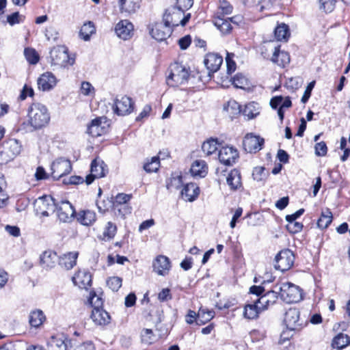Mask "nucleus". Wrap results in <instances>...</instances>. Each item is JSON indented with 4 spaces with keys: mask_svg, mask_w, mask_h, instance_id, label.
<instances>
[{
    "mask_svg": "<svg viewBox=\"0 0 350 350\" xmlns=\"http://www.w3.org/2000/svg\"><path fill=\"white\" fill-rule=\"evenodd\" d=\"M29 124L34 129L46 126L50 121V114L46 107L41 103H33L28 110Z\"/></svg>",
    "mask_w": 350,
    "mask_h": 350,
    "instance_id": "obj_1",
    "label": "nucleus"
},
{
    "mask_svg": "<svg viewBox=\"0 0 350 350\" xmlns=\"http://www.w3.org/2000/svg\"><path fill=\"white\" fill-rule=\"evenodd\" d=\"M275 288L280 291L281 299L286 303H297L302 299L301 288L291 282H283L275 285Z\"/></svg>",
    "mask_w": 350,
    "mask_h": 350,
    "instance_id": "obj_2",
    "label": "nucleus"
},
{
    "mask_svg": "<svg viewBox=\"0 0 350 350\" xmlns=\"http://www.w3.org/2000/svg\"><path fill=\"white\" fill-rule=\"evenodd\" d=\"M51 64L61 68L72 66L75 62L74 55H70L66 46H57L50 51Z\"/></svg>",
    "mask_w": 350,
    "mask_h": 350,
    "instance_id": "obj_3",
    "label": "nucleus"
},
{
    "mask_svg": "<svg viewBox=\"0 0 350 350\" xmlns=\"http://www.w3.org/2000/svg\"><path fill=\"white\" fill-rule=\"evenodd\" d=\"M190 18V14L185 16V10L177 6L172 7L166 10L163 14V22L172 29L179 25L185 26Z\"/></svg>",
    "mask_w": 350,
    "mask_h": 350,
    "instance_id": "obj_4",
    "label": "nucleus"
},
{
    "mask_svg": "<svg viewBox=\"0 0 350 350\" xmlns=\"http://www.w3.org/2000/svg\"><path fill=\"white\" fill-rule=\"evenodd\" d=\"M267 52L272 53L271 57V62L277 64L280 66L284 67L290 62V56L288 53L280 51V46H275L272 42H267L262 47L261 53L265 58H269V54Z\"/></svg>",
    "mask_w": 350,
    "mask_h": 350,
    "instance_id": "obj_5",
    "label": "nucleus"
},
{
    "mask_svg": "<svg viewBox=\"0 0 350 350\" xmlns=\"http://www.w3.org/2000/svg\"><path fill=\"white\" fill-rule=\"evenodd\" d=\"M21 150L18 140L10 139L0 145V164H5L17 156Z\"/></svg>",
    "mask_w": 350,
    "mask_h": 350,
    "instance_id": "obj_6",
    "label": "nucleus"
},
{
    "mask_svg": "<svg viewBox=\"0 0 350 350\" xmlns=\"http://www.w3.org/2000/svg\"><path fill=\"white\" fill-rule=\"evenodd\" d=\"M189 76V70L185 66L179 63H174L171 66V72L167 81L170 85H178L187 81Z\"/></svg>",
    "mask_w": 350,
    "mask_h": 350,
    "instance_id": "obj_7",
    "label": "nucleus"
},
{
    "mask_svg": "<svg viewBox=\"0 0 350 350\" xmlns=\"http://www.w3.org/2000/svg\"><path fill=\"white\" fill-rule=\"evenodd\" d=\"M295 256L290 250L280 251L275 258L274 267L282 272L288 270L293 265Z\"/></svg>",
    "mask_w": 350,
    "mask_h": 350,
    "instance_id": "obj_8",
    "label": "nucleus"
},
{
    "mask_svg": "<svg viewBox=\"0 0 350 350\" xmlns=\"http://www.w3.org/2000/svg\"><path fill=\"white\" fill-rule=\"evenodd\" d=\"M51 169L53 178L58 180L70 172L72 165L69 160L59 158L52 163Z\"/></svg>",
    "mask_w": 350,
    "mask_h": 350,
    "instance_id": "obj_9",
    "label": "nucleus"
},
{
    "mask_svg": "<svg viewBox=\"0 0 350 350\" xmlns=\"http://www.w3.org/2000/svg\"><path fill=\"white\" fill-rule=\"evenodd\" d=\"M113 109L116 114L118 116H125L132 112L133 109V103L131 98L123 96L117 97L113 104Z\"/></svg>",
    "mask_w": 350,
    "mask_h": 350,
    "instance_id": "obj_10",
    "label": "nucleus"
},
{
    "mask_svg": "<svg viewBox=\"0 0 350 350\" xmlns=\"http://www.w3.org/2000/svg\"><path fill=\"white\" fill-rule=\"evenodd\" d=\"M37 211L43 216H49L57 210L58 204L51 196H44L36 200Z\"/></svg>",
    "mask_w": 350,
    "mask_h": 350,
    "instance_id": "obj_11",
    "label": "nucleus"
},
{
    "mask_svg": "<svg viewBox=\"0 0 350 350\" xmlns=\"http://www.w3.org/2000/svg\"><path fill=\"white\" fill-rule=\"evenodd\" d=\"M106 167V165L102 160L98 159H95L93 160L90 167L91 173L85 178L86 184L90 185L93 183L95 178L105 176L106 172H107Z\"/></svg>",
    "mask_w": 350,
    "mask_h": 350,
    "instance_id": "obj_12",
    "label": "nucleus"
},
{
    "mask_svg": "<svg viewBox=\"0 0 350 350\" xmlns=\"http://www.w3.org/2000/svg\"><path fill=\"white\" fill-rule=\"evenodd\" d=\"M300 312L295 308H290L284 314V322L286 327L291 330H296L301 328L302 323L300 321Z\"/></svg>",
    "mask_w": 350,
    "mask_h": 350,
    "instance_id": "obj_13",
    "label": "nucleus"
},
{
    "mask_svg": "<svg viewBox=\"0 0 350 350\" xmlns=\"http://www.w3.org/2000/svg\"><path fill=\"white\" fill-rule=\"evenodd\" d=\"M219 161L226 165H232L239 157L237 149L232 146L222 147L218 154Z\"/></svg>",
    "mask_w": 350,
    "mask_h": 350,
    "instance_id": "obj_14",
    "label": "nucleus"
},
{
    "mask_svg": "<svg viewBox=\"0 0 350 350\" xmlns=\"http://www.w3.org/2000/svg\"><path fill=\"white\" fill-rule=\"evenodd\" d=\"M264 139L258 136L247 134L243 139V146L247 152H256L261 150Z\"/></svg>",
    "mask_w": 350,
    "mask_h": 350,
    "instance_id": "obj_15",
    "label": "nucleus"
},
{
    "mask_svg": "<svg viewBox=\"0 0 350 350\" xmlns=\"http://www.w3.org/2000/svg\"><path fill=\"white\" fill-rule=\"evenodd\" d=\"M57 215L62 222H69L73 218L75 211L72 205L68 201H62L58 204Z\"/></svg>",
    "mask_w": 350,
    "mask_h": 350,
    "instance_id": "obj_16",
    "label": "nucleus"
},
{
    "mask_svg": "<svg viewBox=\"0 0 350 350\" xmlns=\"http://www.w3.org/2000/svg\"><path fill=\"white\" fill-rule=\"evenodd\" d=\"M58 262V256L53 250H46L40 256V265L45 270L53 269Z\"/></svg>",
    "mask_w": 350,
    "mask_h": 350,
    "instance_id": "obj_17",
    "label": "nucleus"
},
{
    "mask_svg": "<svg viewBox=\"0 0 350 350\" xmlns=\"http://www.w3.org/2000/svg\"><path fill=\"white\" fill-rule=\"evenodd\" d=\"M172 33V28L165 23H155L150 29L152 37L158 40L163 41L168 38Z\"/></svg>",
    "mask_w": 350,
    "mask_h": 350,
    "instance_id": "obj_18",
    "label": "nucleus"
},
{
    "mask_svg": "<svg viewBox=\"0 0 350 350\" xmlns=\"http://www.w3.org/2000/svg\"><path fill=\"white\" fill-rule=\"evenodd\" d=\"M115 31L119 38L126 40L132 37L133 25L128 20H122L116 24Z\"/></svg>",
    "mask_w": 350,
    "mask_h": 350,
    "instance_id": "obj_19",
    "label": "nucleus"
},
{
    "mask_svg": "<svg viewBox=\"0 0 350 350\" xmlns=\"http://www.w3.org/2000/svg\"><path fill=\"white\" fill-rule=\"evenodd\" d=\"M103 124H106V118L99 117L94 119L88 127V133L92 137L102 135L106 131V126Z\"/></svg>",
    "mask_w": 350,
    "mask_h": 350,
    "instance_id": "obj_20",
    "label": "nucleus"
},
{
    "mask_svg": "<svg viewBox=\"0 0 350 350\" xmlns=\"http://www.w3.org/2000/svg\"><path fill=\"white\" fill-rule=\"evenodd\" d=\"M56 78L51 72L43 73L37 80L38 88L42 91H49L56 85Z\"/></svg>",
    "mask_w": 350,
    "mask_h": 350,
    "instance_id": "obj_21",
    "label": "nucleus"
},
{
    "mask_svg": "<svg viewBox=\"0 0 350 350\" xmlns=\"http://www.w3.org/2000/svg\"><path fill=\"white\" fill-rule=\"evenodd\" d=\"M170 268V259L165 256H159L153 262L154 271L159 275H167Z\"/></svg>",
    "mask_w": 350,
    "mask_h": 350,
    "instance_id": "obj_22",
    "label": "nucleus"
},
{
    "mask_svg": "<svg viewBox=\"0 0 350 350\" xmlns=\"http://www.w3.org/2000/svg\"><path fill=\"white\" fill-rule=\"evenodd\" d=\"M90 318L95 325L100 326L106 325L111 321L110 315L103 308L92 309Z\"/></svg>",
    "mask_w": 350,
    "mask_h": 350,
    "instance_id": "obj_23",
    "label": "nucleus"
},
{
    "mask_svg": "<svg viewBox=\"0 0 350 350\" xmlns=\"http://www.w3.org/2000/svg\"><path fill=\"white\" fill-rule=\"evenodd\" d=\"M72 280L74 284L79 286V288L87 289L91 286L92 276L87 271H79L72 277Z\"/></svg>",
    "mask_w": 350,
    "mask_h": 350,
    "instance_id": "obj_24",
    "label": "nucleus"
},
{
    "mask_svg": "<svg viewBox=\"0 0 350 350\" xmlns=\"http://www.w3.org/2000/svg\"><path fill=\"white\" fill-rule=\"evenodd\" d=\"M79 253L77 252H70L58 257L59 265L66 270L71 269L76 265Z\"/></svg>",
    "mask_w": 350,
    "mask_h": 350,
    "instance_id": "obj_25",
    "label": "nucleus"
},
{
    "mask_svg": "<svg viewBox=\"0 0 350 350\" xmlns=\"http://www.w3.org/2000/svg\"><path fill=\"white\" fill-rule=\"evenodd\" d=\"M280 291L274 287V290L269 291L258 299V304L262 306V310L267 309L270 306L273 305L278 299Z\"/></svg>",
    "mask_w": 350,
    "mask_h": 350,
    "instance_id": "obj_26",
    "label": "nucleus"
},
{
    "mask_svg": "<svg viewBox=\"0 0 350 350\" xmlns=\"http://www.w3.org/2000/svg\"><path fill=\"white\" fill-rule=\"evenodd\" d=\"M222 62V57L217 53H208L204 59V64L206 68L213 72L219 70Z\"/></svg>",
    "mask_w": 350,
    "mask_h": 350,
    "instance_id": "obj_27",
    "label": "nucleus"
},
{
    "mask_svg": "<svg viewBox=\"0 0 350 350\" xmlns=\"http://www.w3.org/2000/svg\"><path fill=\"white\" fill-rule=\"evenodd\" d=\"M226 183L232 191H237L242 187L241 176L237 169L232 170L226 177Z\"/></svg>",
    "mask_w": 350,
    "mask_h": 350,
    "instance_id": "obj_28",
    "label": "nucleus"
},
{
    "mask_svg": "<svg viewBox=\"0 0 350 350\" xmlns=\"http://www.w3.org/2000/svg\"><path fill=\"white\" fill-rule=\"evenodd\" d=\"M118 6L121 13L131 15L139 8V3L135 0H118Z\"/></svg>",
    "mask_w": 350,
    "mask_h": 350,
    "instance_id": "obj_29",
    "label": "nucleus"
},
{
    "mask_svg": "<svg viewBox=\"0 0 350 350\" xmlns=\"http://www.w3.org/2000/svg\"><path fill=\"white\" fill-rule=\"evenodd\" d=\"M200 193V189L195 183L187 184L181 191L182 198L188 202L194 201Z\"/></svg>",
    "mask_w": 350,
    "mask_h": 350,
    "instance_id": "obj_30",
    "label": "nucleus"
},
{
    "mask_svg": "<svg viewBox=\"0 0 350 350\" xmlns=\"http://www.w3.org/2000/svg\"><path fill=\"white\" fill-rule=\"evenodd\" d=\"M263 310L262 306L258 304L257 300L253 304H247L245 306L243 315L246 319H254L257 318L258 314Z\"/></svg>",
    "mask_w": 350,
    "mask_h": 350,
    "instance_id": "obj_31",
    "label": "nucleus"
},
{
    "mask_svg": "<svg viewBox=\"0 0 350 350\" xmlns=\"http://www.w3.org/2000/svg\"><path fill=\"white\" fill-rule=\"evenodd\" d=\"M207 165L203 160H196L191 165L190 172L193 176L204 177L207 174Z\"/></svg>",
    "mask_w": 350,
    "mask_h": 350,
    "instance_id": "obj_32",
    "label": "nucleus"
},
{
    "mask_svg": "<svg viewBox=\"0 0 350 350\" xmlns=\"http://www.w3.org/2000/svg\"><path fill=\"white\" fill-rule=\"evenodd\" d=\"M96 219V213L93 211H81L77 215V220L83 226H90L95 222Z\"/></svg>",
    "mask_w": 350,
    "mask_h": 350,
    "instance_id": "obj_33",
    "label": "nucleus"
},
{
    "mask_svg": "<svg viewBox=\"0 0 350 350\" xmlns=\"http://www.w3.org/2000/svg\"><path fill=\"white\" fill-rule=\"evenodd\" d=\"M46 317L41 310L37 309L30 312L29 322L31 327L38 328L42 325Z\"/></svg>",
    "mask_w": 350,
    "mask_h": 350,
    "instance_id": "obj_34",
    "label": "nucleus"
},
{
    "mask_svg": "<svg viewBox=\"0 0 350 350\" xmlns=\"http://www.w3.org/2000/svg\"><path fill=\"white\" fill-rule=\"evenodd\" d=\"M96 27L92 21L85 23L79 31V37L85 41H88L92 34L95 33Z\"/></svg>",
    "mask_w": 350,
    "mask_h": 350,
    "instance_id": "obj_35",
    "label": "nucleus"
},
{
    "mask_svg": "<svg viewBox=\"0 0 350 350\" xmlns=\"http://www.w3.org/2000/svg\"><path fill=\"white\" fill-rule=\"evenodd\" d=\"M290 34L288 26L285 23H280L275 28L274 35L278 41H287Z\"/></svg>",
    "mask_w": 350,
    "mask_h": 350,
    "instance_id": "obj_36",
    "label": "nucleus"
},
{
    "mask_svg": "<svg viewBox=\"0 0 350 350\" xmlns=\"http://www.w3.org/2000/svg\"><path fill=\"white\" fill-rule=\"evenodd\" d=\"M49 344L55 350H66L67 348L66 337L63 334L52 336Z\"/></svg>",
    "mask_w": 350,
    "mask_h": 350,
    "instance_id": "obj_37",
    "label": "nucleus"
},
{
    "mask_svg": "<svg viewBox=\"0 0 350 350\" xmlns=\"http://www.w3.org/2000/svg\"><path fill=\"white\" fill-rule=\"evenodd\" d=\"M243 113L248 119H252L260 113L259 105L255 102H251L245 105Z\"/></svg>",
    "mask_w": 350,
    "mask_h": 350,
    "instance_id": "obj_38",
    "label": "nucleus"
},
{
    "mask_svg": "<svg viewBox=\"0 0 350 350\" xmlns=\"http://www.w3.org/2000/svg\"><path fill=\"white\" fill-rule=\"evenodd\" d=\"M218 144L217 139L211 138L202 144V150L206 155L209 156L216 152Z\"/></svg>",
    "mask_w": 350,
    "mask_h": 350,
    "instance_id": "obj_39",
    "label": "nucleus"
},
{
    "mask_svg": "<svg viewBox=\"0 0 350 350\" xmlns=\"http://www.w3.org/2000/svg\"><path fill=\"white\" fill-rule=\"evenodd\" d=\"M332 221V213L329 209L322 211L320 218L318 219L317 226L321 229L327 228Z\"/></svg>",
    "mask_w": 350,
    "mask_h": 350,
    "instance_id": "obj_40",
    "label": "nucleus"
},
{
    "mask_svg": "<svg viewBox=\"0 0 350 350\" xmlns=\"http://www.w3.org/2000/svg\"><path fill=\"white\" fill-rule=\"evenodd\" d=\"M349 338L344 334H338L334 339L332 345L337 349H342L349 344Z\"/></svg>",
    "mask_w": 350,
    "mask_h": 350,
    "instance_id": "obj_41",
    "label": "nucleus"
},
{
    "mask_svg": "<svg viewBox=\"0 0 350 350\" xmlns=\"http://www.w3.org/2000/svg\"><path fill=\"white\" fill-rule=\"evenodd\" d=\"M160 166V161L158 157H153L150 159H147L144 163L143 168L148 172H156Z\"/></svg>",
    "mask_w": 350,
    "mask_h": 350,
    "instance_id": "obj_42",
    "label": "nucleus"
},
{
    "mask_svg": "<svg viewBox=\"0 0 350 350\" xmlns=\"http://www.w3.org/2000/svg\"><path fill=\"white\" fill-rule=\"evenodd\" d=\"M116 232V225L111 221H108L103 229V239L104 241H109L115 237Z\"/></svg>",
    "mask_w": 350,
    "mask_h": 350,
    "instance_id": "obj_43",
    "label": "nucleus"
},
{
    "mask_svg": "<svg viewBox=\"0 0 350 350\" xmlns=\"http://www.w3.org/2000/svg\"><path fill=\"white\" fill-rule=\"evenodd\" d=\"M215 25L217 26L223 33H228L232 29L230 22L227 19H224L223 17H220V16L217 17L215 21Z\"/></svg>",
    "mask_w": 350,
    "mask_h": 350,
    "instance_id": "obj_44",
    "label": "nucleus"
},
{
    "mask_svg": "<svg viewBox=\"0 0 350 350\" xmlns=\"http://www.w3.org/2000/svg\"><path fill=\"white\" fill-rule=\"evenodd\" d=\"M214 317L213 310L205 311L200 308L198 312L197 324L202 325L211 320Z\"/></svg>",
    "mask_w": 350,
    "mask_h": 350,
    "instance_id": "obj_45",
    "label": "nucleus"
},
{
    "mask_svg": "<svg viewBox=\"0 0 350 350\" xmlns=\"http://www.w3.org/2000/svg\"><path fill=\"white\" fill-rule=\"evenodd\" d=\"M231 81L236 88L245 89L249 85L247 79L241 73L237 74Z\"/></svg>",
    "mask_w": 350,
    "mask_h": 350,
    "instance_id": "obj_46",
    "label": "nucleus"
},
{
    "mask_svg": "<svg viewBox=\"0 0 350 350\" xmlns=\"http://www.w3.org/2000/svg\"><path fill=\"white\" fill-rule=\"evenodd\" d=\"M232 6L228 1L226 0L220 1L218 7V12H217V17L219 16H220V17H224L225 15L230 14L232 12Z\"/></svg>",
    "mask_w": 350,
    "mask_h": 350,
    "instance_id": "obj_47",
    "label": "nucleus"
},
{
    "mask_svg": "<svg viewBox=\"0 0 350 350\" xmlns=\"http://www.w3.org/2000/svg\"><path fill=\"white\" fill-rule=\"evenodd\" d=\"M224 109L232 116L241 113L240 105L234 100L228 101V103L224 105Z\"/></svg>",
    "mask_w": 350,
    "mask_h": 350,
    "instance_id": "obj_48",
    "label": "nucleus"
},
{
    "mask_svg": "<svg viewBox=\"0 0 350 350\" xmlns=\"http://www.w3.org/2000/svg\"><path fill=\"white\" fill-rule=\"evenodd\" d=\"M141 338L142 342L147 345H150L157 340L156 336L153 334L152 330L150 329H144L142 331Z\"/></svg>",
    "mask_w": 350,
    "mask_h": 350,
    "instance_id": "obj_49",
    "label": "nucleus"
},
{
    "mask_svg": "<svg viewBox=\"0 0 350 350\" xmlns=\"http://www.w3.org/2000/svg\"><path fill=\"white\" fill-rule=\"evenodd\" d=\"M6 183L3 175L0 173V208L3 207L8 200V196L4 191Z\"/></svg>",
    "mask_w": 350,
    "mask_h": 350,
    "instance_id": "obj_50",
    "label": "nucleus"
},
{
    "mask_svg": "<svg viewBox=\"0 0 350 350\" xmlns=\"http://www.w3.org/2000/svg\"><path fill=\"white\" fill-rule=\"evenodd\" d=\"M27 60L31 64H36L39 60V56L35 49L26 48L24 51Z\"/></svg>",
    "mask_w": 350,
    "mask_h": 350,
    "instance_id": "obj_51",
    "label": "nucleus"
},
{
    "mask_svg": "<svg viewBox=\"0 0 350 350\" xmlns=\"http://www.w3.org/2000/svg\"><path fill=\"white\" fill-rule=\"evenodd\" d=\"M91 304L92 309H99L103 308V299L97 295L94 292H91L88 299Z\"/></svg>",
    "mask_w": 350,
    "mask_h": 350,
    "instance_id": "obj_52",
    "label": "nucleus"
},
{
    "mask_svg": "<svg viewBox=\"0 0 350 350\" xmlns=\"http://www.w3.org/2000/svg\"><path fill=\"white\" fill-rule=\"evenodd\" d=\"M107 285L113 291H118L122 286V279L119 277H111L107 280Z\"/></svg>",
    "mask_w": 350,
    "mask_h": 350,
    "instance_id": "obj_53",
    "label": "nucleus"
},
{
    "mask_svg": "<svg viewBox=\"0 0 350 350\" xmlns=\"http://www.w3.org/2000/svg\"><path fill=\"white\" fill-rule=\"evenodd\" d=\"M81 92L84 96H94L95 90L90 83L88 81H83L81 85Z\"/></svg>",
    "mask_w": 350,
    "mask_h": 350,
    "instance_id": "obj_54",
    "label": "nucleus"
},
{
    "mask_svg": "<svg viewBox=\"0 0 350 350\" xmlns=\"http://www.w3.org/2000/svg\"><path fill=\"white\" fill-rule=\"evenodd\" d=\"M302 228L303 224L296 221H288V224L286 225L287 230L291 234L299 232Z\"/></svg>",
    "mask_w": 350,
    "mask_h": 350,
    "instance_id": "obj_55",
    "label": "nucleus"
},
{
    "mask_svg": "<svg viewBox=\"0 0 350 350\" xmlns=\"http://www.w3.org/2000/svg\"><path fill=\"white\" fill-rule=\"evenodd\" d=\"M23 16L21 15L18 12H16L8 16L7 21L11 26H13L23 22Z\"/></svg>",
    "mask_w": 350,
    "mask_h": 350,
    "instance_id": "obj_56",
    "label": "nucleus"
},
{
    "mask_svg": "<svg viewBox=\"0 0 350 350\" xmlns=\"http://www.w3.org/2000/svg\"><path fill=\"white\" fill-rule=\"evenodd\" d=\"M327 148L324 142L317 143L315 145V153L317 156L323 157L327 154Z\"/></svg>",
    "mask_w": 350,
    "mask_h": 350,
    "instance_id": "obj_57",
    "label": "nucleus"
},
{
    "mask_svg": "<svg viewBox=\"0 0 350 350\" xmlns=\"http://www.w3.org/2000/svg\"><path fill=\"white\" fill-rule=\"evenodd\" d=\"M319 2L326 12H330L334 8L336 0H319Z\"/></svg>",
    "mask_w": 350,
    "mask_h": 350,
    "instance_id": "obj_58",
    "label": "nucleus"
},
{
    "mask_svg": "<svg viewBox=\"0 0 350 350\" xmlns=\"http://www.w3.org/2000/svg\"><path fill=\"white\" fill-rule=\"evenodd\" d=\"M274 4L271 0H260L259 3L257 4V10L263 12L265 10L270 9Z\"/></svg>",
    "mask_w": 350,
    "mask_h": 350,
    "instance_id": "obj_59",
    "label": "nucleus"
},
{
    "mask_svg": "<svg viewBox=\"0 0 350 350\" xmlns=\"http://www.w3.org/2000/svg\"><path fill=\"white\" fill-rule=\"evenodd\" d=\"M34 94L33 88L31 86L25 84L23 88L20 98L21 100H25L27 96L32 97Z\"/></svg>",
    "mask_w": 350,
    "mask_h": 350,
    "instance_id": "obj_60",
    "label": "nucleus"
},
{
    "mask_svg": "<svg viewBox=\"0 0 350 350\" xmlns=\"http://www.w3.org/2000/svg\"><path fill=\"white\" fill-rule=\"evenodd\" d=\"M314 83H315L314 81H312L306 87L304 94L301 99V101L303 103H306L308 100L309 98L310 97L311 92L314 86Z\"/></svg>",
    "mask_w": 350,
    "mask_h": 350,
    "instance_id": "obj_61",
    "label": "nucleus"
},
{
    "mask_svg": "<svg viewBox=\"0 0 350 350\" xmlns=\"http://www.w3.org/2000/svg\"><path fill=\"white\" fill-rule=\"evenodd\" d=\"M65 185H78L83 183V178L79 176H72L67 179H64Z\"/></svg>",
    "mask_w": 350,
    "mask_h": 350,
    "instance_id": "obj_62",
    "label": "nucleus"
},
{
    "mask_svg": "<svg viewBox=\"0 0 350 350\" xmlns=\"http://www.w3.org/2000/svg\"><path fill=\"white\" fill-rule=\"evenodd\" d=\"M5 231L11 236L18 237L21 234L20 228L16 226L7 225L5 227Z\"/></svg>",
    "mask_w": 350,
    "mask_h": 350,
    "instance_id": "obj_63",
    "label": "nucleus"
},
{
    "mask_svg": "<svg viewBox=\"0 0 350 350\" xmlns=\"http://www.w3.org/2000/svg\"><path fill=\"white\" fill-rule=\"evenodd\" d=\"M191 39L190 36H185L178 40V45L182 50L187 49L191 44Z\"/></svg>",
    "mask_w": 350,
    "mask_h": 350,
    "instance_id": "obj_64",
    "label": "nucleus"
}]
</instances>
